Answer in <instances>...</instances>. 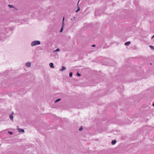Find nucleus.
<instances>
[{
    "label": "nucleus",
    "mask_w": 154,
    "mask_h": 154,
    "mask_svg": "<svg viewBox=\"0 0 154 154\" xmlns=\"http://www.w3.org/2000/svg\"><path fill=\"white\" fill-rule=\"evenodd\" d=\"M111 59L107 58H104L102 60L101 63L104 65H108V62L110 61Z\"/></svg>",
    "instance_id": "1"
},
{
    "label": "nucleus",
    "mask_w": 154,
    "mask_h": 154,
    "mask_svg": "<svg viewBox=\"0 0 154 154\" xmlns=\"http://www.w3.org/2000/svg\"><path fill=\"white\" fill-rule=\"evenodd\" d=\"M60 100H61V99L59 98V99H57V100H56L55 101V103H57V102H58V101H60Z\"/></svg>",
    "instance_id": "13"
},
{
    "label": "nucleus",
    "mask_w": 154,
    "mask_h": 154,
    "mask_svg": "<svg viewBox=\"0 0 154 154\" xmlns=\"http://www.w3.org/2000/svg\"><path fill=\"white\" fill-rule=\"evenodd\" d=\"M49 66L50 67H54V63H51L49 64Z\"/></svg>",
    "instance_id": "7"
},
{
    "label": "nucleus",
    "mask_w": 154,
    "mask_h": 154,
    "mask_svg": "<svg viewBox=\"0 0 154 154\" xmlns=\"http://www.w3.org/2000/svg\"><path fill=\"white\" fill-rule=\"evenodd\" d=\"M92 47H95L96 46V45H93L92 46Z\"/></svg>",
    "instance_id": "21"
},
{
    "label": "nucleus",
    "mask_w": 154,
    "mask_h": 154,
    "mask_svg": "<svg viewBox=\"0 0 154 154\" xmlns=\"http://www.w3.org/2000/svg\"><path fill=\"white\" fill-rule=\"evenodd\" d=\"M8 7H9L10 8H14L15 9H16V10L17 9L16 8H15L14 7V6H13L12 5H8Z\"/></svg>",
    "instance_id": "9"
},
{
    "label": "nucleus",
    "mask_w": 154,
    "mask_h": 154,
    "mask_svg": "<svg viewBox=\"0 0 154 154\" xmlns=\"http://www.w3.org/2000/svg\"><path fill=\"white\" fill-rule=\"evenodd\" d=\"M8 133H10V134H13L12 132H10V131H9L8 132Z\"/></svg>",
    "instance_id": "20"
},
{
    "label": "nucleus",
    "mask_w": 154,
    "mask_h": 154,
    "mask_svg": "<svg viewBox=\"0 0 154 154\" xmlns=\"http://www.w3.org/2000/svg\"><path fill=\"white\" fill-rule=\"evenodd\" d=\"M116 142V141L115 140H113L112 142V143L113 145H114Z\"/></svg>",
    "instance_id": "10"
},
{
    "label": "nucleus",
    "mask_w": 154,
    "mask_h": 154,
    "mask_svg": "<svg viewBox=\"0 0 154 154\" xmlns=\"http://www.w3.org/2000/svg\"><path fill=\"white\" fill-rule=\"evenodd\" d=\"M72 75V72H70L69 73V76L71 77Z\"/></svg>",
    "instance_id": "16"
},
{
    "label": "nucleus",
    "mask_w": 154,
    "mask_h": 154,
    "mask_svg": "<svg viewBox=\"0 0 154 154\" xmlns=\"http://www.w3.org/2000/svg\"><path fill=\"white\" fill-rule=\"evenodd\" d=\"M5 34L3 32L0 33V39L2 40L3 38H4Z\"/></svg>",
    "instance_id": "4"
},
{
    "label": "nucleus",
    "mask_w": 154,
    "mask_h": 154,
    "mask_svg": "<svg viewBox=\"0 0 154 154\" xmlns=\"http://www.w3.org/2000/svg\"><path fill=\"white\" fill-rule=\"evenodd\" d=\"M152 106H154V103H153V105H152Z\"/></svg>",
    "instance_id": "24"
},
{
    "label": "nucleus",
    "mask_w": 154,
    "mask_h": 154,
    "mask_svg": "<svg viewBox=\"0 0 154 154\" xmlns=\"http://www.w3.org/2000/svg\"><path fill=\"white\" fill-rule=\"evenodd\" d=\"M19 131L20 132H24V131L23 129H19Z\"/></svg>",
    "instance_id": "12"
},
{
    "label": "nucleus",
    "mask_w": 154,
    "mask_h": 154,
    "mask_svg": "<svg viewBox=\"0 0 154 154\" xmlns=\"http://www.w3.org/2000/svg\"><path fill=\"white\" fill-rule=\"evenodd\" d=\"M64 18L63 17V22H62V27L60 30V32H61L63 30V27L64 26Z\"/></svg>",
    "instance_id": "3"
},
{
    "label": "nucleus",
    "mask_w": 154,
    "mask_h": 154,
    "mask_svg": "<svg viewBox=\"0 0 154 154\" xmlns=\"http://www.w3.org/2000/svg\"><path fill=\"white\" fill-rule=\"evenodd\" d=\"M31 63L30 62H27L26 63V66L28 67H29L30 66Z\"/></svg>",
    "instance_id": "5"
},
{
    "label": "nucleus",
    "mask_w": 154,
    "mask_h": 154,
    "mask_svg": "<svg viewBox=\"0 0 154 154\" xmlns=\"http://www.w3.org/2000/svg\"><path fill=\"white\" fill-rule=\"evenodd\" d=\"M149 47L150 48H151V49H154V47L152 46V45H150L149 46Z\"/></svg>",
    "instance_id": "15"
},
{
    "label": "nucleus",
    "mask_w": 154,
    "mask_h": 154,
    "mask_svg": "<svg viewBox=\"0 0 154 154\" xmlns=\"http://www.w3.org/2000/svg\"><path fill=\"white\" fill-rule=\"evenodd\" d=\"M150 65H151V64H152V63H150Z\"/></svg>",
    "instance_id": "25"
},
{
    "label": "nucleus",
    "mask_w": 154,
    "mask_h": 154,
    "mask_svg": "<svg viewBox=\"0 0 154 154\" xmlns=\"http://www.w3.org/2000/svg\"><path fill=\"white\" fill-rule=\"evenodd\" d=\"M66 68H62L61 69H60V70L62 71V70H65V69Z\"/></svg>",
    "instance_id": "18"
},
{
    "label": "nucleus",
    "mask_w": 154,
    "mask_h": 154,
    "mask_svg": "<svg viewBox=\"0 0 154 154\" xmlns=\"http://www.w3.org/2000/svg\"><path fill=\"white\" fill-rule=\"evenodd\" d=\"M40 42L39 41L36 40L33 41L31 43L32 46H34L40 44Z\"/></svg>",
    "instance_id": "2"
},
{
    "label": "nucleus",
    "mask_w": 154,
    "mask_h": 154,
    "mask_svg": "<svg viewBox=\"0 0 154 154\" xmlns=\"http://www.w3.org/2000/svg\"><path fill=\"white\" fill-rule=\"evenodd\" d=\"M130 43H131V42L130 41H128L127 42H126L125 43V45L126 46H128L130 44Z\"/></svg>",
    "instance_id": "6"
},
{
    "label": "nucleus",
    "mask_w": 154,
    "mask_h": 154,
    "mask_svg": "<svg viewBox=\"0 0 154 154\" xmlns=\"http://www.w3.org/2000/svg\"><path fill=\"white\" fill-rule=\"evenodd\" d=\"M62 67L63 68V67H65L64 66H62Z\"/></svg>",
    "instance_id": "23"
},
{
    "label": "nucleus",
    "mask_w": 154,
    "mask_h": 154,
    "mask_svg": "<svg viewBox=\"0 0 154 154\" xmlns=\"http://www.w3.org/2000/svg\"><path fill=\"white\" fill-rule=\"evenodd\" d=\"M14 113H12V115H11L10 116V117L11 120H12V121H13V115Z\"/></svg>",
    "instance_id": "8"
},
{
    "label": "nucleus",
    "mask_w": 154,
    "mask_h": 154,
    "mask_svg": "<svg viewBox=\"0 0 154 154\" xmlns=\"http://www.w3.org/2000/svg\"><path fill=\"white\" fill-rule=\"evenodd\" d=\"M83 129V128H82V127H81L80 128H79V131H82V130Z\"/></svg>",
    "instance_id": "19"
},
{
    "label": "nucleus",
    "mask_w": 154,
    "mask_h": 154,
    "mask_svg": "<svg viewBox=\"0 0 154 154\" xmlns=\"http://www.w3.org/2000/svg\"><path fill=\"white\" fill-rule=\"evenodd\" d=\"M80 10V8L79 7H78L77 9L75 11V12L76 13L78 11Z\"/></svg>",
    "instance_id": "11"
},
{
    "label": "nucleus",
    "mask_w": 154,
    "mask_h": 154,
    "mask_svg": "<svg viewBox=\"0 0 154 154\" xmlns=\"http://www.w3.org/2000/svg\"><path fill=\"white\" fill-rule=\"evenodd\" d=\"M60 51V49L59 48H57L54 51Z\"/></svg>",
    "instance_id": "14"
},
{
    "label": "nucleus",
    "mask_w": 154,
    "mask_h": 154,
    "mask_svg": "<svg viewBox=\"0 0 154 154\" xmlns=\"http://www.w3.org/2000/svg\"><path fill=\"white\" fill-rule=\"evenodd\" d=\"M154 38V35L152 36V37L151 39H153Z\"/></svg>",
    "instance_id": "22"
},
{
    "label": "nucleus",
    "mask_w": 154,
    "mask_h": 154,
    "mask_svg": "<svg viewBox=\"0 0 154 154\" xmlns=\"http://www.w3.org/2000/svg\"><path fill=\"white\" fill-rule=\"evenodd\" d=\"M77 75L79 76H81L80 74L78 72L77 73Z\"/></svg>",
    "instance_id": "17"
}]
</instances>
